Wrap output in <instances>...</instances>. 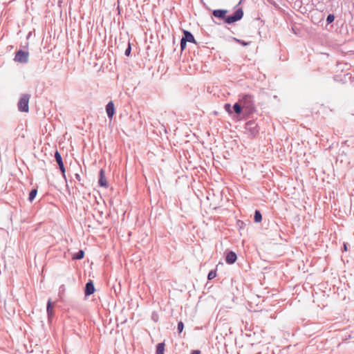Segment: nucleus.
Instances as JSON below:
<instances>
[{"instance_id":"b1692460","label":"nucleus","mask_w":354,"mask_h":354,"mask_svg":"<svg viewBox=\"0 0 354 354\" xmlns=\"http://www.w3.org/2000/svg\"><path fill=\"white\" fill-rule=\"evenodd\" d=\"M187 41L185 40H184L183 39L181 38L180 39V50L181 52H183L185 48H186V46H187Z\"/></svg>"},{"instance_id":"aec40b11","label":"nucleus","mask_w":354,"mask_h":354,"mask_svg":"<svg viewBox=\"0 0 354 354\" xmlns=\"http://www.w3.org/2000/svg\"><path fill=\"white\" fill-rule=\"evenodd\" d=\"M233 39L234 41H236L237 43H239V44H241V45H242L243 46H248L250 44V41H245L244 40L236 39L235 37H234Z\"/></svg>"},{"instance_id":"f03ea898","label":"nucleus","mask_w":354,"mask_h":354,"mask_svg":"<svg viewBox=\"0 0 354 354\" xmlns=\"http://www.w3.org/2000/svg\"><path fill=\"white\" fill-rule=\"evenodd\" d=\"M239 100L244 110V115L248 117L256 111L254 96L244 93L239 95Z\"/></svg>"},{"instance_id":"4468645a","label":"nucleus","mask_w":354,"mask_h":354,"mask_svg":"<svg viewBox=\"0 0 354 354\" xmlns=\"http://www.w3.org/2000/svg\"><path fill=\"white\" fill-rule=\"evenodd\" d=\"M262 221V214L259 209H255L254 213V222L259 223Z\"/></svg>"},{"instance_id":"4be33fe9","label":"nucleus","mask_w":354,"mask_h":354,"mask_svg":"<svg viewBox=\"0 0 354 354\" xmlns=\"http://www.w3.org/2000/svg\"><path fill=\"white\" fill-rule=\"evenodd\" d=\"M131 43L129 41H128L127 47L124 51V55L127 57H129L131 55Z\"/></svg>"},{"instance_id":"bb28decb","label":"nucleus","mask_w":354,"mask_h":354,"mask_svg":"<svg viewBox=\"0 0 354 354\" xmlns=\"http://www.w3.org/2000/svg\"><path fill=\"white\" fill-rule=\"evenodd\" d=\"M347 243H344V245H343V248H344V251H347L348 250V246H347Z\"/></svg>"},{"instance_id":"7ed1b4c3","label":"nucleus","mask_w":354,"mask_h":354,"mask_svg":"<svg viewBox=\"0 0 354 354\" xmlns=\"http://www.w3.org/2000/svg\"><path fill=\"white\" fill-rule=\"evenodd\" d=\"M30 95L26 93L23 94L19 98L17 103V108L20 112L28 113L29 111V100Z\"/></svg>"},{"instance_id":"2eb2a0df","label":"nucleus","mask_w":354,"mask_h":354,"mask_svg":"<svg viewBox=\"0 0 354 354\" xmlns=\"http://www.w3.org/2000/svg\"><path fill=\"white\" fill-rule=\"evenodd\" d=\"M84 257V251L80 250L78 252L74 253L72 256L73 260H81Z\"/></svg>"},{"instance_id":"39448f33","label":"nucleus","mask_w":354,"mask_h":354,"mask_svg":"<svg viewBox=\"0 0 354 354\" xmlns=\"http://www.w3.org/2000/svg\"><path fill=\"white\" fill-rule=\"evenodd\" d=\"M29 60V53L28 51L19 49L15 52L14 61L21 64H26Z\"/></svg>"},{"instance_id":"423d86ee","label":"nucleus","mask_w":354,"mask_h":354,"mask_svg":"<svg viewBox=\"0 0 354 354\" xmlns=\"http://www.w3.org/2000/svg\"><path fill=\"white\" fill-rule=\"evenodd\" d=\"M55 160L59 166V169L63 177L66 179V177L65 167H64V165L63 162L62 156L57 150H56L55 152Z\"/></svg>"},{"instance_id":"f3484780","label":"nucleus","mask_w":354,"mask_h":354,"mask_svg":"<svg viewBox=\"0 0 354 354\" xmlns=\"http://www.w3.org/2000/svg\"><path fill=\"white\" fill-rule=\"evenodd\" d=\"M37 194V188L32 189V190L30 192L29 195H28V201L30 202H32L34 201V199L35 198Z\"/></svg>"},{"instance_id":"412c9836","label":"nucleus","mask_w":354,"mask_h":354,"mask_svg":"<svg viewBox=\"0 0 354 354\" xmlns=\"http://www.w3.org/2000/svg\"><path fill=\"white\" fill-rule=\"evenodd\" d=\"M335 20V15L334 14H329L326 17V24L327 25L333 23Z\"/></svg>"},{"instance_id":"cd10ccee","label":"nucleus","mask_w":354,"mask_h":354,"mask_svg":"<svg viewBox=\"0 0 354 354\" xmlns=\"http://www.w3.org/2000/svg\"><path fill=\"white\" fill-rule=\"evenodd\" d=\"M241 1H240L239 2V3L237 4V6H239V4H241Z\"/></svg>"},{"instance_id":"f8f14e48","label":"nucleus","mask_w":354,"mask_h":354,"mask_svg":"<svg viewBox=\"0 0 354 354\" xmlns=\"http://www.w3.org/2000/svg\"><path fill=\"white\" fill-rule=\"evenodd\" d=\"M53 309H54L53 303L52 302L51 299H49L47 301V305H46V313H47L48 319L49 321H50L51 319L54 316V310Z\"/></svg>"},{"instance_id":"9d476101","label":"nucleus","mask_w":354,"mask_h":354,"mask_svg":"<svg viewBox=\"0 0 354 354\" xmlns=\"http://www.w3.org/2000/svg\"><path fill=\"white\" fill-rule=\"evenodd\" d=\"M105 109H106V113L107 114V117L109 118V119L112 120V118L115 113V105H114V103L113 102V101H110L107 103V104L106 105Z\"/></svg>"},{"instance_id":"6ab92c4d","label":"nucleus","mask_w":354,"mask_h":354,"mask_svg":"<svg viewBox=\"0 0 354 354\" xmlns=\"http://www.w3.org/2000/svg\"><path fill=\"white\" fill-rule=\"evenodd\" d=\"M216 277V269L212 270L209 272L207 274V279L212 280Z\"/></svg>"},{"instance_id":"393cba45","label":"nucleus","mask_w":354,"mask_h":354,"mask_svg":"<svg viewBox=\"0 0 354 354\" xmlns=\"http://www.w3.org/2000/svg\"><path fill=\"white\" fill-rule=\"evenodd\" d=\"M190 354H201L200 350H192Z\"/></svg>"},{"instance_id":"a878e982","label":"nucleus","mask_w":354,"mask_h":354,"mask_svg":"<svg viewBox=\"0 0 354 354\" xmlns=\"http://www.w3.org/2000/svg\"><path fill=\"white\" fill-rule=\"evenodd\" d=\"M75 179L80 183L81 181V176L79 174H75Z\"/></svg>"},{"instance_id":"5701e85b","label":"nucleus","mask_w":354,"mask_h":354,"mask_svg":"<svg viewBox=\"0 0 354 354\" xmlns=\"http://www.w3.org/2000/svg\"><path fill=\"white\" fill-rule=\"evenodd\" d=\"M184 329V324L182 321L178 322L177 330L178 333H181Z\"/></svg>"},{"instance_id":"6e6552de","label":"nucleus","mask_w":354,"mask_h":354,"mask_svg":"<svg viewBox=\"0 0 354 354\" xmlns=\"http://www.w3.org/2000/svg\"><path fill=\"white\" fill-rule=\"evenodd\" d=\"M98 185L100 187L105 188L109 186L105 175V171L103 169H101L99 171Z\"/></svg>"},{"instance_id":"20e7f679","label":"nucleus","mask_w":354,"mask_h":354,"mask_svg":"<svg viewBox=\"0 0 354 354\" xmlns=\"http://www.w3.org/2000/svg\"><path fill=\"white\" fill-rule=\"evenodd\" d=\"M245 129L248 131L250 136L256 137L259 133V127L256 121L252 120L248 121L245 124Z\"/></svg>"},{"instance_id":"1a4fd4ad","label":"nucleus","mask_w":354,"mask_h":354,"mask_svg":"<svg viewBox=\"0 0 354 354\" xmlns=\"http://www.w3.org/2000/svg\"><path fill=\"white\" fill-rule=\"evenodd\" d=\"M225 262L227 264L232 265V264L234 263L236 261V260H237V255L233 251H227L225 253Z\"/></svg>"},{"instance_id":"a211bd4d","label":"nucleus","mask_w":354,"mask_h":354,"mask_svg":"<svg viewBox=\"0 0 354 354\" xmlns=\"http://www.w3.org/2000/svg\"><path fill=\"white\" fill-rule=\"evenodd\" d=\"M232 108L233 106H232L230 103H226L224 104L225 111L230 115L233 114Z\"/></svg>"},{"instance_id":"dca6fc26","label":"nucleus","mask_w":354,"mask_h":354,"mask_svg":"<svg viewBox=\"0 0 354 354\" xmlns=\"http://www.w3.org/2000/svg\"><path fill=\"white\" fill-rule=\"evenodd\" d=\"M165 344L164 342L158 343L156 347V354H164L165 353Z\"/></svg>"},{"instance_id":"9b49d317","label":"nucleus","mask_w":354,"mask_h":354,"mask_svg":"<svg viewBox=\"0 0 354 354\" xmlns=\"http://www.w3.org/2000/svg\"><path fill=\"white\" fill-rule=\"evenodd\" d=\"M182 39L185 40L187 42L196 44V41L193 34L187 30H183Z\"/></svg>"},{"instance_id":"f257e3e1","label":"nucleus","mask_w":354,"mask_h":354,"mask_svg":"<svg viewBox=\"0 0 354 354\" xmlns=\"http://www.w3.org/2000/svg\"><path fill=\"white\" fill-rule=\"evenodd\" d=\"M228 10L226 9H215L212 12V19L215 24L221 25V21L227 24H232L242 19L244 15L243 10L239 7L235 10L232 15H227Z\"/></svg>"},{"instance_id":"0eeeda50","label":"nucleus","mask_w":354,"mask_h":354,"mask_svg":"<svg viewBox=\"0 0 354 354\" xmlns=\"http://www.w3.org/2000/svg\"><path fill=\"white\" fill-rule=\"evenodd\" d=\"M95 291V288L94 286V283L91 279H89L85 284V287L84 289V296L85 297H88L92 294H93Z\"/></svg>"},{"instance_id":"ddd939ff","label":"nucleus","mask_w":354,"mask_h":354,"mask_svg":"<svg viewBox=\"0 0 354 354\" xmlns=\"http://www.w3.org/2000/svg\"><path fill=\"white\" fill-rule=\"evenodd\" d=\"M232 111L233 113H235L236 115H240L242 113H244V110L239 100L233 105Z\"/></svg>"}]
</instances>
